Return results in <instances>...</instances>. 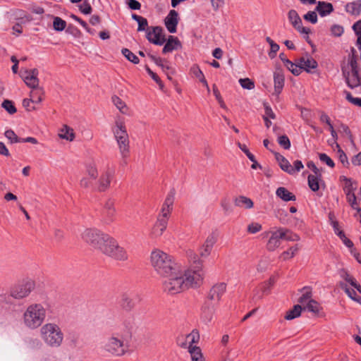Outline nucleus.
Listing matches in <instances>:
<instances>
[{
  "instance_id": "1",
  "label": "nucleus",
  "mask_w": 361,
  "mask_h": 361,
  "mask_svg": "<svg viewBox=\"0 0 361 361\" xmlns=\"http://www.w3.org/2000/svg\"><path fill=\"white\" fill-rule=\"evenodd\" d=\"M188 257L191 269L185 270L179 267L169 276L162 277V289L165 293L173 295L201 284L204 275L202 262L192 251L188 253Z\"/></svg>"
},
{
  "instance_id": "2",
  "label": "nucleus",
  "mask_w": 361,
  "mask_h": 361,
  "mask_svg": "<svg viewBox=\"0 0 361 361\" xmlns=\"http://www.w3.org/2000/svg\"><path fill=\"white\" fill-rule=\"evenodd\" d=\"M101 351L113 357H121L130 352L129 341L120 333H113L106 336L101 343Z\"/></svg>"
},
{
  "instance_id": "3",
  "label": "nucleus",
  "mask_w": 361,
  "mask_h": 361,
  "mask_svg": "<svg viewBox=\"0 0 361 361\" xmlns=\"http://www.w3.org/2000/svg\"><path fill=\"white\" fill-rule=\"evenodd\" d=\"M47 311L42 303L30 304L22 316L24 326L30 330H35L44 324Z\"/></svg>"
},
{
  "instance_id": "4",
  "label": "nucleus",
  "mask_w": 361,
  "mask_h": 361,
  "mask_svg": "<svg viewBox=\"0 0 361 361\" xmlns=\"http://www.w3.org/2000/svg\"><path fill=\"white\" fill-rule=\"evenodd\" d=\"M151 265L157 274L164 277L180 267L173 258L161 250H154L150 255Z\"/></svg>"
},
{
  "instance_id": "5",
  "label": "nucleus",
  "mask_w": 361,
  "mask_h": 361,
  "mask_svg": "<svg viewBox=\"0 0 361 361\" xmlns=\"http://www.w3.org/2000/svg\"><path fill=\"white\" fill-rule=\"evenodd\" d=\"M39 336L48 347L58 348L64 341V334L61 326L54 322L44 324L39 329Z\"/></svg>"
},
{
  "instance_id": "6",
  "label": "nucleus",
  "mask_w": 361,
  "mask_h": 361,
  "mask_svg": "<svg viewBox=\"0 0 361 361\" xmlns=\"http://www.w3.org/2000/svg\"><path fill=\"white\" fill-rule=\"evenodd\" d=\"M100 252L116 261L126 262L128 259L126 248L120 245L118 240L111 235H109Z\"/></svg>"
},
{
  "instance_id": "7",
  "label": "nucleus",
  "mask_w": 361,
  "mask_h": 361,
  "mask_svg": "<svg viewBox=\"0 0 361 361\" xmlns=\"http://www.w3.org/2000/svg\"><path fill=\"white\" fill-rule=\"evenodd\" d=\"M80 235L85 243L100 252L110 235L97 228H85Z\"/></svg>"
},
{
  "instance_id": "8",
  "label": "nucleus",
  "mask_w": 361,
  "mask_h": 361,
  "mask_svg": "<svg viewBox=\"0 0 361 361\" xmlns=\"http://www.w3.org/2000/svg\"><path fill=\"white\" fill-rule=\"evenodd\" d=\"M35 288V282L31 279H24L11 287L9 295L16 300H22L29 296Z\"/></svg>"
},
{
  "instance_id": "9",
  "label": "nucleus",
  "mask_w": 361,
  "mask_h": 361,
  "mask_svg": "<svg viewBox=\"0 0 361 361\" xmlns=\"http://www.w3.org/2000/svg\"><path fill=\"white\" fill-rule=\"evenodd\" d=\"M350 71L345 68H343L342 71L348 86L353 89L361 85V74L359 73L357 63L353 56L350 60Z\"/></svg>"
},
{
  "instance_id": "10",
  "label": "nucleus",
  "mask_w": 361,
  "mask_h": 361,
  "mask_svg": "<svg viewBox=\"0 0 361 361\" xmlns=\"http://www.w3.org/2000/svg\"><path fill=\"white\" fill-rule=\"evenodd\" d=\"M114 169L107 166L95 180L94 190L100 192L106 191L110 188L111 180L114 178Z\"/></svg>"
},
{
  "instance_id": "11",
  "label": "nucleus",
  "mask_w": 361,
  "mask_h": 361,
  "mask_svg": "<svg viewBox=\"0 0 361 361\" xmlns=\"http://www.w3.org/2000/svg\"><path fill=\"white\" fill-rule=\"evenodd\" d=\"M85 173L87 176L82 178L80 180V186L82 188H91L94 190V185L95 180L98 177V170L94 163H90L85 167Z\"/></svg>"
},
{
  "instance_id": "12",
  "label": "nucleus",
  "mask_w": 361,
  "mask_h": 361,
  "mask_svg": "<svg viewBox=\"0 0 361 361\" xmlns=\"http://www.w3.org/2000/svg\"><path fill=\"white\" fill-rule=\"evenodd\" d=\"M146 37L149 42L157 45H162L166 40L164 30L160 26L147 28Z\"/></svg>"
},
{
  "instance_id": "13",
  "label": "nucleus",
  "mask_w": 361,
  "mask_h": 361,
  "mask_svg": "<svg viewBox=\"0 0 361 361\" xmlns=\"http://www.w3.org/2000/svg\"><path fill=\"white\" fill-rule=\"evenodd\" d=\"M169 218L158 215L157 221L152 226L149 235L152 238H160L166 231Z\"/></svg>"
},
{
  "instance_id": "14",
  "label": "nucleus",
  "mask_w": 361,
  "mask_h": 361,
  "mask_svg": "<svg viewBox=\"0 0 361 361\" xmlns=\"http://www.w3.org/2000/svg\"><path fill=\"white\" fill-rule=\"evenodd\" d=\"M38 70L33 68L31 70H22L20 75L25 84L30 88L37 87L39 86Z\"/></svg>"
},
{
  "instance_id": "15",
  "label": "nucleus",
  "mask_w": 361,
  "mask_h": 361,
  "mask_svg": "<svg viewBox=\"0 0 361 361\" xmlns=\"http://www.w3.org/2000/svg\"><path fill=\"white\" fill-rule=\"evenodd\" d=\"M283 235L284 233H281L279 228L270 231V236L266 245L267 250L272 252L279 247Z\"/></svg>"
},
{
  "instance_id": "16",
  "label": "nucleus",
  "mask_w": 361,
  "mask_h": 361,
  "mask_svg": "<svg viewBox=\"0 0 361 361\" xmlns=\"http://www.w3.org/2000/svg\"><path fill=\"white\" fill-rule=\"evenodd\" d=\"M288 20L293 26L300 33L308 35L310 32V29L308 27H302V20L298 13L295 10H290L288 14Z\"/></svg>"
},
{
  "instance_id": "17",
  "label": "nucleus",
  "mask_w": 361,
  "mask_h": 361,
  "mask_svg": "<svg viewBox=\"0 0 361 361\" xmlns=\"http://www.w3.org/2000/svg\"><path fill=\"white\" fill-rule=\"evenodd\" d=\"M178 22V13L176 10H171L164 19V25L170 33L176 32Z\"/></svg>"
},
{
  "instance_id": "18",
  "label": "nucleus",
  "mask_w": 361,
  "mask_h": 361,
  "mask_svg": "<svg viewBox=\"0 0 361 361\" xmlns=\"http://www.w3.org/2000/svg\"><path fill=\"white\" fill-rule=\"evenodd\" d=\"M175 199V190L172 189L168 193L160 211L159 215L169 218L173 210V204Z\"/></svg>"
},
{
  "instance_id": "19",
  "label": "nucleus",
  "mask_w": 361,
  "mask_h": 361,
  "mask_svg": "<svg viewBox=\"0 0 361 361\" xmlns=\"http://www.w3.org/2000/svg\"><path fill=\"white\" fill-rule=\"evenodd\" d=\"M116 140L118 150L123 160L126 162V159L130 155V140L129 136L125 137L115 138Z\"/></svg>"
},
{
  "instance_id": "20",
  "label": "nucleus",
  "mask_w": 361,
  "mask_h": 361,
  "mask_svg": "<svg viewBox=\"0 0 361 361\" xmlns=\"http://www.w3.org/2000/svg\"><path fill=\"white\" fill-rule=\"evenodd\" d=\"M116 212L114 202L111 200H108L104 203L103 208V214L105 216L104 219V224H109L114 221Z\"/></svg>"
},
{
  "instance_id": "21",
  "label": "nucleus",
  "mask_w": 361,
  "mask_h": 361,
  "mask_svg": "<svg viewBox=\"0 0 361 361\" xmlns=\"http://www.w3.org/2000/svg\"><path fill=\"white\" fill-rule=\"evenodd\" d=\"M112 132L115 138L128 136L125 122L121 118L118 117L115 120L114 126L112 127Z\"/></svg>"
},
{
  "instance_id": "22",
  "label": "nucleus",
  "mask_w": 361,
  "mask_h": 361,
  "mask_svg": "<svg viewBox=\"0 0 361 361\" xmlns=\"http://www.w3.org/2000/svg\"><path fill=\"white\" fill-rule=\"evenodd\" d=\"M226 290L225 283H219L212 286L209 290V298L212 300L219 301Z\"/></svg>"
},
{
  "instance_id": "23",
  "label": "nucleus",
  "mask_w": 361,
  "mask_h": 361,
  "mask_svg": "<svg viewBox=\"0 0 361 361\" xmlns=\"http://www.w3.org/2000/svg\"><path fill=\"white\" fill-rule=\"evenodd\" d=\"M165 42L166 44L162 49L164 54L180 49L182 47L181 43L178 37L172 35H169Z\"/></svg>"
},
{
  "instance_id": "24",
  "label": "nucleus",
  "mask_w": 361,
  "mask_h": 361,
  "mask_svg": "<svg viewBox=\"0 0 361 361\" xmlns=\"http://www.w3.org/2000/svg\"><path fill=\"white\" fill-rule=\"evenodd\" d=\"M274 92L279 95L284 85V75L282 70L277 69L274 73Z\"/></svg>"
},
{
  "instance_id": "25",
  "label": "nucleus",
  "mask_w": 361,
  "mask_h": 361,
  "mask_svg": "<svg viewBox=\"0 0 361 361\" xmlns=\"http://www.w3.org/2000/svg\"><path fill=\"white\" fill-rule=\"evenodd\" d=\"M275 159L279 163L280 168L285 172L288 174H293L294 169L293 166L290 165V162L287 159H286L283 155L278 152H274Z\"/></svg>"
},
{
  "instance_id": "26",
  "label": "nucleus",
  "mask_w": 361,
  "mask_h": 361,
  "mask_svg": "<svg viewBox=\"0 0 361 361\" xmlns=\"http://www.w3.org/2000/svg\"><path fill=\"white\" fill-rule=\"evenodd\" d=\"M316 11L321 16L324 17L330 14L334 11V8L331 3L318 1Z\"/></svg>"
},
{
  "instance_id": "27",
  "label": "nucleus",
  "mask_w": 361,
  "mask_h": 361,
  "mask_svg": "<svg viewBox=\"0 0 361 361\" xmlns=\"http://www.w3.org/2000/svg\"><path fill=\"white\" fill-rule=\"evenodd\" d=\"M276 195L278 197H279L280 199L285 202L295 201L296 200L295 195L289 192L284 187H279V188H277L276 191Z\"/></svg>"
},
{
  "instance_id": "28",
  "label": "nucleus",
  "mask_w": 361,
  "mask_h": 361,
  "mask_svg": "<svg viewBox=\"0 0 361 361\" xmlns=\"http://www.w3.org/2000/svg\"><path fill=\"white\" fill-rule=\"evenodd\" d=\"M214 312L213 306L204 305L202 309L201 318L205 323H209L212 320Z\"/></svg>"
},
{
  "instance_id": "29",
  "label": "nucleus",
  "mask_w": 361,
  "mask_h": 361,
  "mask_svg": "<svg viewBox=\"0 0 361 361\" xmlns=\"http://www.w3.org/2000/svg\"><path fill=\"white\" fill-rule=\"evenodd\" d=\"M31 89L32 90L30 91V97L32 100V103L39 104L42 101V97L44 95L43 89L39 86Z\"/></svg>"
},
{
  "instance_id": "30",
  "label": "nucleus",
  "mask_w": 361,
  "mask_h": 361,
  "mask_svg": "<svg viewBox=\"0 0 361 361\" xmlns=\"http://www.w3.org/2000/svg\"><path fill=\"white\" fill-rule=\"evenodd\" d=\"M121 305L126 310H130L135 306V302L129 293H123L121 295Z\"/></svg>"
},
{
  "instance_id": "31",
  "label": "nucleus",
  "mask_w": 361,
  "mask_h": 361,
  "mask_svg": "<svg viewBox=\"0 0 361 361\" xmlns=\"http://www.w3.org/2000/svg\"><path fill=\"white\" fill-rule=\"evenodd\" d=\"M235 205L240 207H244L245 209H251L253 207V202L250 198L245 196H239L235 199Z\"/></svg>"
},
{
  "instance_id": "32",
  "label": "nucleus",
  "mask_w": 361,
  "mask_h": 361,
  "mask_svg": "<svg viewBox=\"0 0 361 361\" xmlns=\"http://www.w3.org/2000/svg\"><path fill=\"white\" fill-rule=\"evenodd\" d=\"M187 348L188 349L192 361H204V358L200 347L188 346Z\"/></svg>"
},
{
  "instance_id": "33",
  "label": "nucleus",
  "mask_w": 361,
  "mask_h": 361,
  "mask_svg": "<svg viewBox=\"0 0 361 361\" xmlns=\"http://www.w3.org/2000/svg\"><path fill=\"white\" fill-rule=\"evenodd\" d=\"M200 341V334L199 331L196 329H194L187 335L186 336V343H183L181 345V347L187 348V343H188V346H194V343H197Z\"/></svg>"
},
{
  "instance_id": "34",
  "label": "nucleus",
  "mask_w": 361,
  "mask_h": 361,
  "mask_svg": "<svg viewBox=\"0 0 361 361\" xmlns=\"http://www.w3.org/2000/svg\"><path fill=\"white\" fill-rule=\"evenodd\" d=\"M112 102L114 106L119 110V111L123 114H128V107L126 104V103L118 96L114 95L111 97Z\"/></svg>"
},
{
  "instance_id": "35",
  "label": "nucleus",
  "mask_w": 361,
  "mask_h": 361,
  "mask_svg": "<svg viewBox=\"0 0 361 361\" xmlns=\"http://www.w3.org/2000/svg\"><path fill=\"white\" fill-rule=\"evenodd\" d=\"M299 246L298 245H295L294 246L290 247L287 250L283 252L279 256V259L286 261L291 258H293L298 252Z\"/></svg>"
},
{
  "instance_id": "36",
  "label": "nucleus",
  "mask_w": 361,
  "mask_h": 361,
  "mask_svg": "<svg viewBox=\"0 0 361 361\" xmlns=\"http://www.w3.org/2000/svg\"><path fill=\"white\" fill-rule=\"evenodd\" d=\"M59 136L61 138L69 141H73L75 138V134L73 128L66 125L63 126V127L61 128Z\"/></svg>"
},
{
  "instance_id": "37",
  "label": "nucleus",
  "mask_w": 361,
  "mask_h": 361,
  "mask_svg": "<svg viewBox=\"0 0 361 361\" xmlns=\"http://www.w3.org/2000/svg\"><path fill=\"white\" fill-rule=\"evenodd\" d=\"M132 18L137 21L138 23V32L145 31L147 32V30L149 27L147 20L145 18L138 16L137 14H133Z\"/></svg>"
},
{
  "instance_id": "38",
  "label": "nucleus",
  "mask_w": 361,
  "mask_h": 361,
  "mask_svg": "<svg viewBox=\"0 0 361 361\" xmlns=\"http://www.w3.org/2000/svg\"><path fill=\"white\" fill-rule=\"evenodd\" d=\"M302 295L299 298L298 302L302 305H306L309 300H312V290L310 287H304L302 290Z\"/></svg>"
},
{
  "instance_id": "39",
  "label": "nucleus",
  "mask_w": 361,
  "mask_h": 361,
  "mask_svg": "<svg viewBox=\"0 0 361 361\" xmlns=\"http://www.w3.org/2000/svg\"><path fill=\"white\" fill-rule=\"evenodd\" d=\"M341 178L345 182L343 188L345 195L353 193L357 188V183H354L350 178L342 176Z\"/></svg>"
},
{
  "instance_id": "40",
  "label": "nucleus",
  "mask_w": 361,
  "mask_h": 361,
  "mask_svg": "<svg viewBox=\"0 0 361 361\" xmlns=\"http://www.w3.org/2000/svg\"><path fill=\"white\" fill-rule=\"evenodd\" d=\"M302 309L304 310H307L314 314H318L322 310V307L316 300H309V302H307V305L302 307Z\"/></svg>"
},
{
  "instance_id": "41",
  "label": "nucleus",
  "mask_w": 361,
  "mask_h": 361,
  "mask_svg": "<svg viewBox=\"0 0 361 361\" xmlns=\"http://www.w3.org/2000/svg\"><path fill=\"white\" fill-rule=\"evenodd\" d=\"M302 310L303 309L300 305H294L293 309L288 310L286 312L285 319L287 320H291L299 317Z\"/></svg>"
},
{
  "instance_id": "42",
  "label": "nucleus",
  "mask_w": 361,
  "mask_h": 361,
  "mask_svg": "<svg viewBox=\"0 0 361 361\" xmlns=\"http://www.w3.org/2000/svg\"><path fill=\"white\" fill-rule=\"evenodd\" d=\"M321 178L322 176H313L312 174L308 176V185L312 191L316 192L319 189V181Z\"/></svg>"
},
{
  "instance_id": "43",
  "label": "nucleus",
  "mask_w": 361,
  "mask_h": 361,
  "mask_svg": "<svg viewBox=\"0 0 361 361\" xmlns=\"http://www.w3.org/2000/svg\"><path fill=\"white\" fill-rule=\"evenodd\" d=\"M279 228L281 233H284V235L283 236V240H286L288 241H298L300 240L299 235L295 233H293L290 230L284 228Z\"/></svg>"
},
{
  "instance_id": "44",
  "label": "nucleus",
  "mask_w": 361,
  "mask_h": 361,
  "mask_svg": "<svg viewBox=\"0 0 361 361\" xmlns=\"http://www.w3.org/2000/svg\"><path fill=\"white\" fill-rule=\"evenodd\" d=\"M190 73L194 77H195L196 78H197L200 80V82L206 83V79L204 78V75L203 73L202 72V71L200 70L198 65L194 64L190 68Z\"/></svg>"
},
{
  "instance_id": "45",
  "label": "nucleus",
  "mask_w": 361,
  "mask_h": 361,
  "mask_svg": "<svg viewBox=\"0 0 361 361\" xmlns=\"http://www.w3.org/2000/svg\"><path fill=\"white\" fill-rule=\"evenodd\" d=\"M317 67V62L310 56L307 54V59L304 66H301V69H304L307 72L310 73L312 69H314Z\"/></svg>"
},
{
  "instance_id": "46",
  "label": "nucleus",
  "mask_w": 361,
  "mask_h": 361,
  "mask_svg": "<svg viewBox=\"0 0 361 361\" xmlns=\"http://www.w3.org/2000/svg\"><path fill=\"white\" fill-rule=\"evenodd\" d=\"M346 10L353 15L359 14L361 10V2L356 1L347 4Z\"/></svg>"
},
{
  "instance_id": "47",
  "label": "nucleus",
  "mask_w": 361,
  "mask_h": 361,
  "mask_svg": "<svg viewBox=\"0 0 361 361\" xmlns=\"http://www.w3.org/2000/svg\"><path fill=\"white\" fill-rule=\"evenodd\" d=\"M123 55L130 62L134 64H137L140 62L139 59L128 49L124 48L121 50Z\"/></svg>"
},
{
  "instance_id": "48",
  "label": "nucleus",
  "mask_w": 361,
  "mask_h": 361,
  "mask_svg": "<svg viewBox=\"0 0 361 361\" xmlns=\"http://www.w3.org/2000/svg\"><path fill=\"white\" fill-rule=\"evenodd\" d=\"M1 106L9 114H14L16 113L17 109L16 106H14V104L12 101L8 99H5L2 104Z\"/></svg>"
},
{
  "instance_id": "49",
  "label": "nucleus",
  "mask_w": 361,
  "mask_h": 361,
  "mask_svg": "<svg viewBox=\"0 0 361 361\" xmlns=\"http://www.w3.org/2000/svg\"><path fill=\"white\" fill-rule=\"evenodd\" d=\"M66 26V22L59 17H54L53 22L54 29L56 31H62Z\"/></svg>"
},
{
  "instance_id": "50",
  "label": "nucleus",
  "mask_w": 361,
  "mask_h": 361,
  "mask_svg": "<svg viewBox=\"0 0 361 361\" xmlns=\"http://www.w3.org/2000/svg\"><path fill=\"white\" fill-rule=\"evenodd\" d=\"M285 66L295 75H299L301 73V66H298L290 61H286Z\"/></svg>"
},
{
  "instance_id": "51",
  "label": "nucleus",
  "mask_w": 361,
  "mask_h": 361,
  "mask_svg": "<svg viewBox=\"0 0 361 361\" xmlns=\"http://www.w3.org/2000/svg\"><path fill=\"white\" fill-rule=\"evenodd\" d=\"M336 147L338 148V158L340 161L345 167H348L350 163L345 153L340 148L338 143L336 142Z\"/></svg>"
},
{
  "instance_id": "52",
  "label": "nucleus",
  "mask_w": 361,
  "mask_h": 361,
  "mask_svg": "<svg viewBox=\"0 0 361 361\" xmlns=\"http://www.w3.org/2000/svg\"><path fill=\"white\" fill-rule=\"evenodd\" d=\"M6 137L10 140L11 143L21 142V139L18 137L12 130H7L4 133Z\"/></svg>"
},
{
  "instance_id": "53",
  "label": "nucleus",
  "mask_w": 361,
  "mask_h": 361,
  "mask_svg": "<svg viewBox=\"0 0 361 361\" xmlns=\"http://www.w3.org/2000/svg\"><path fill=\"white\" fill-rule=\"evenodd\" d=\"M241 87L247 90H252L255 88V83L249 78H241L239 80Z\"/></svg>"
},
{
  "instance_id": "54",
  "label": "nucleus",
  "mask_w": 361,
  "mask_h": 361,
  "mask_svg": "<svg viewBox=\"0 0 361 361\" xmlns=\"http://www.w3.org/2000/svg\"><path fill=\"white\" fill-rule=\"evenodd\" d=\"M319 159L322 162L325 163L328 166L334 168L335 164L334 161L325 153L319 154Z\"/></svg>"
},
{
  "instance_id": "55",
  "label": "nucleus",
  "mask_w": 361,
  "mask_h": 361,
  "mask_svg": "<svg viewBox=\"0 0 361 361\" xmlns=\"http://www.w3.org/2000/svg\"><path fill=\"white\" fill-rule=\"evenodd\" d=\"M278 142L285 149H288L290 147V140L288 136L285 135L279 137Z\"/></svg>"
},
{
  "instance_id": "56",
  "label": "nucleus",
  "mask_w": 361,
  "mask_h": 361,
  "mask_svg": "<svg viewBox=\"0 0 361 361\" xmlns=\"http://www.w3.org/2000/svg\"><path fill=\"white\" fill-rule=\"evenodd\" d=\"M213 93L218 101L220 106L224 109H227V107L221 96V94L215 85H213Z\"/></svg>"
},
{
  "instance_id": "57",
  "label": "nucleus",
  "mask_w": 361,
  "mask_h": 361,
  "mask_svg": "<svg viewBox=\"0 0 361 361\" xmlns=\"http://www.w3.org/2000/svg\"><path fill=\"white\" fill-rule=\"evenodd\" d=\"M337 235L342 240L343 243L349 248L353 249V243L348 239L343 231H338Z\"/></svg>"
},
{
  "instance_id": "58",
  "label": "nucleus",
  "mask_w": 361,
  "mask_h": 361,
  "mask_svg": "<svg viewBox=\"0 0 361 361\" xmlns=\"http://www.w3.org/2000/svg\"><path fill=\"white\" fill-rule=\"evenodd\" d=\"M345 280L348 281L352 286L355 287L358 292L361 294V286L359 285L356 280L351 276H350L348 274H345Z\"/></svg>"
},
{
  "instance_id": "59",
  "label": "nucleus",
  "mask_w": 361,
  "mask_h": 361,
  "mask_svg": "<svg viewBox=\"0 0 361 361\" xmlns=\"http://www.w3.org/2000/svg\"><path fill=\"white\" fill-rule=\"evenodd\" d=\"M346 94V99L353 104L355 106H360L361 107V98L358 97H353L351 94L348 92H345Z\"/></svg>"
},
{
  "instance_id": "60",
  "label": "nucleus",
  "mask_w": 361,
  "mask_h": 361,
  "mask_svg": "<svg viewBox=\"0 0 361 361\" xmlns=\"http://www.w3.org/2000/svg\"><path fill=\"white\" fill-rule=\"evenodd\" d=\"M353 28L357 36V44H361V20L355 23L353 25Z\"/></svg>"
},
{
  "instance_id": "61",
  "label": "nucleus",
  "mask_w": 361,
  "mask_h": 361,
  "mask_svg": "<svg viewBox=\"0 0 361 361\" xmlns=\"http://www.w3.org/2000/svg\"><path fill=\"white\" fill-rule=\"evenodd\" d=\"M145 70L151 78L161 87H163V84L159 76L154 73L147 66H145Z\"/></svg>"
},
{
  "instance_id": "62",
  "label": "nucleus",
  "mask_w": 361,
  "mask_h": 361,
  "mask_svg": "<svg viewBox=\"0 0 361 361\" xmlns=\"http://www.w3.org/2000/svg\"><path fill=\"white\" fill-rule=\"evenodd\" d=\"M262 230V225L259 223H252L247 226V232L256 233Z\"/></svg>"
},
{
  "instance_id": "63",
  "label": "nucleus",
  "mask_w": 361,
  "mask_h": 361,
  "mask_svg": "<svg viewBox=\"0 0 361 361\" xmlns=\"http://www.w3.org/2000/svg\"><path fill=\"white\" fill-rule=\"evenodd\" d=\"M304 19L314 24L317 22V16L315 11H309L304 16Z\"/></svg>"
},
{
  "instance_id": "64",
  "label": "nucleus",
  "mask_w": 361,
  "mask_h": 361,
  "mask_svg": "<svg viewBox=\"0 0 361 361\" xmlns=\"http://www.w3.org/2000/svg\"><path fill=\"white\" fill-rule=\"evenodd\" d=\"M92 6H90V4L87 2V1H84L80 6V11L84 13V14H90L92 12Z\"/></svg>"
}]
</instances>
